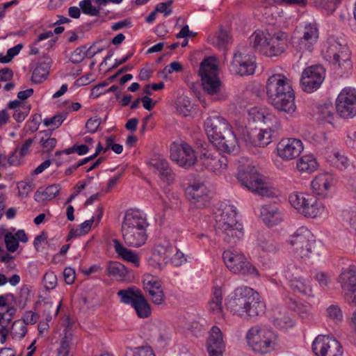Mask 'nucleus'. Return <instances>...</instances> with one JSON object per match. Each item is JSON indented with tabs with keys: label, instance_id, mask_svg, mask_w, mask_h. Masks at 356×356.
<instances>
[{
	"label": "nucleus",
	"instance_id": "f257e3e1",
	"mask_svg": "<svg viewBox=\"0 0 356 356\" xmlns=\"http://www.w3.org/2000/svg\"><path fill=\"white\" fill-rule=\"evenodd\" d=\"M266 94L278 111L292 116L296 111L295 93L290 80L283 74H274L266 81Z\"/></svg>",
	"mask_w": 356,
	"mask_h": 356
},
{
	"label": "nucleus",
	"instance_id": "f03ea898",
	"mask_svg": "<svg viewBox=\"0 0 356 356\" xmlns=\"http://www.w3.org/2000/svg\"><path fill=\"white\" fill-rule=\"evenodd\" d=\"M205 130L211 142L221 152L230 154L238 146V140L228 122L219 115L211 116L204 122Z\"/></svg>",
	"mask_w": 356,
	"mask_h": 356
},
{
	"label": "nucleus",
	"instance_id": "7ed1b4c3",
	"mask_svg": "<svg viewBox=\"0 0 356 356\" xmlns=\"http://www.w3.org/2000/svg\"><path fill=\"white\" fill-rule=\"evenodd\" d=\"M324 58L330 63L331 70L337 76L350 74L353 70L350 51L345 42L330 37L323 49Z\"/></svg>",
	"mask_w": 356,
	"mask_h": 356
},
{
	"label": "nucleus",
	"instance_id": "20e7f679",
	"mask_svg": "<svg viewBox=\"0 0 356 356\" xmlns=\"http://www.w3.org/2000/svg\"><path fill=\"white\" fill-rule=\"evenodd\" d=\"M246 343L254 352L266 355L281 348L278 334L264 325H255L246 332Z\"/></svg>",
	"mask_w": 356,
	"mask_h": 356
},
{
	"label": "nucleus",
	"instance_id": "39448f33",
	"mask_svg": "<svg viewBox=\"0 0 356 356\" xmlns=\"http://www.w3.org/2000/svg\"><path fill=\"white\" fill-rule=\"evenodd\" d=\"M236 208L232 204L221 203L215 213L216 228L224 233L228 243H235V238L243 236V225L236 220Z\"/></svg>",
	"mask_w": 356,
	"mask_h": 356
},
{
	"label": "nucleus",
	"instance_id": "423d86ee",
	"mask_svg": "<svg viewBox=\"0 0 356 356\" xmlns=\"http://www.w3.org/2000/svg\"><path fill=\"white\" fill-rule=\"evenodd\" d=\"M319 38V29L315 22H302L298 25L291 36L293 48L302 54L312 52Z\"/></svg>",
	"mask_w": 356,
	"mask_h": 356
},
{
	"label": "nucleus",
	"instance_id": "0eeeda50",
	"mask_svg": "<svg viewBox=\"0 0 356 356\" xmlns=\"http://www.w3.org/2000/svg\"><path fill=\"white\" fill-rule=\"evenodd\" d=\"M218 67L216 60L213 57L204 58L200 63L199 75L201 77L203 90L209 95H216V100H222L224 95L219 92L222 88V82L218 76Z\"/></svg>",
	"mask_w": 356,
	"mask_h": 356
},
{
	"label": "nucleus",
	"instance_id": "6e6552de",
	"mask_svg": "<svg viewBox=\"0 0 356 356\" xmlns=\"http://www.w3.org/2000/svg\"><path fill=\"white\" fill-rule=\"evenodd\" d=\"M289 201L292 207L307 218L321 217L327 211L323 202L309 194L293 192L289 195Z\"/></svg>",
	"mask_w": 356,
	"mask_h": 356
},
{
	"label": "nucleus",
	"instance_id": "1a4fd4ad",
	"mask_svg": "<svg viewBox=\"0 0 356 356\" xmlns=\"http://www.w3.org/2000/svg\"><path fill=\"white\" fill-rule=\"evenodd\" d=\"M246 188L254 194L262 197L277 196V190L268 181L266 177L259 174L254 165L246 168Z\"/></svg>",
	"mask_w": 356,
	"mask_h": 356
},
{
	"label": "nucleus",
	"instance_id": "9d476101",
	"mask_svg": "<svg viewBox=\"0 0 356 356\" xmlns=\"http://www.w3.org/2000/svg\"><path fill=\"white\" fill-rule=\"evenodd\" d=\"M207 144L197 146L199 157L197 163L216 175H221L227 167L228 160L225 156L209 150Z\"/></svg>",
	"mask_w": 356,
	"mask_h": 356
},
{
	"label": "nucleus",
	"instance_id": "9b49d317",
	"mask_svg": "<svg viewBox=\"0 0 356 356\" xmlns=\"http://www.w3.org/2000/svg\"><path fill=\"white\" fill-rule=\"evenodd\" d=\"M315 242L314 236L306 227H299L290 236L289 243L297 257H308Z\"/></svg>",
	"mask_w": 356,
	"mask_h": 356
},
{
	"label": "nucleus",
	"instance_id": "f8f14e48",
	"mask_svg": "<svg viewBox=\"0 0 356 356\" xmlns=\"http://www.w3.org/2000/svg\"><path fill=\"white\" fill-rule=\"evenodd\" d=\"M299 273L300 269L293 264L288 265L283 271L284 275L289 281V286L293 292L308 297L313 296L310 280L300 277Z\"/></svg>",
	"mask_w": 356,
	"mask_h": 356
},
{
	"label": "nucleus",
	"instance_id": "ddd939ff",
	"mask_svg": "<svg viewBox=\"0 0 356 356\" xmlns=\"http://www.w3.org/2000/svg\"><path fill=\"white\" fill-rule=\"evenodd\" d=\"M337 113L343 118H351L356 115V90L351 87L344 88L336 100Z\"/></svg>",
	"mask_w": 356,
	"mask_h": 356
},
{
	"label": "nucleus",
	"instance_id": "4468645a",
	"mask_svg": "<svg viewBox=\"0 0 356 356\" xmlns=\"http://www.w3.org/2000/svg\"><path fill=\"white\" fill-rule=\"evenodd\" d=\"M289 35L287 32L277 31L268 33L267 42L263 48V54L268 57L282 55L288 48Z\"/></svg>",
	"mask_w": 356,
	"mask_h": 356
},
{
	"label": "nucleus",
	"instance_id": "2eb2a0df",
	"mask_svg": "<svg viewBox=\"0 0 356 356\" xmlns=\"http://www.w3.org/2000/svg\"><path fill=\"white\" fill-rule=\"evenodd\" d=\"M312 350L316 356H342L343 348L334 338L318 335L312 343Z\"/></svg>",
	"mask_w": 356,
	"mask_h": 356
},
{
	"label": "nucleus",
	"instance_id": "dca6fc26",
	"mask_svg": "<svg viewBox=\"0 0 356 356\" xmlns=\"http://www.w3.org/2000/svg\"><path fill=\"white\" fill-rule=\"evenodd\" d=\"M338 282L345 294L348 302L356 307V266L350 265L343 268Z\"/></svg>",
	"mask_w": 356,
	"mask_h": 356
},
{
	"label": "nucleus",
	"instance_id": "f3484780",
	"mask_svg": "<svg viewBox=\"0 0 356 356\" xmlns=\"http://www.w3.org/2000/svg\"><path fill=\"white\" fill-rule=\"evenodd\" d=\"M170 158L179 166L188 168L193 166L197 157L195 151L188 143L172 144L170 147Z\"/></svg>",
	"mask_w": 356,
	"mask_h": 356
},
{
	"label": "nucleus",
	"instance_id": "a211bd4d",
	"mask_svg": "<svg viewBox=\"0 0 356 356\" xmlns=\"http://www.w3.org/2000/svg\"><path fill=\"white\" fill-rule=\"evenodd\" d=\"M325 70L321 65L310 66L302 73L300 83L302 90L312 92L317 90L325 79Z\"/></svg>",
	"mask_w": 356,
	"mask_h": 356
},
{
	"label": "nucleus",
	"instance_id": "6ab92c4d",
	"mask_svg": "<svg viewBox=\"0 0 356 356\" xmlns=\"http://www.w3.org/2000/svg\"><path fill=\"white\" fill-rule=\"evenodd\" d=\"M268 129H260L257 130L256 127H249L250 130L246 134V146L248 142L254 147H264L272 142V133L280 128V123L277 120V123L270 124Z\"/></svg>",
	"mask_w": 356,
	"mask_h": 356
},
{
	"label": "nucleus",
	"instance_id": "aec40b11",
	"mask_svg": "<svg viewBox=\"0 0 356 356\" xmlns=\"http://www.w3.org/2000/svg\"><path fill=\"white\" fill-rule=\"evenodd\" d=\"M304 149L302 141L289 138L281 140L277 145V155L284 161H291L298 157Z\"/></svg>",
	"mask_w": 356,
	"mask_h": 356
},
{
	"label": "nucleus",
	"instance_id": "412c9836",
	"mask_svg": "<svg viewBox=\"0 0 356 356\" xmlns=\"http://www.w3.org/2000/svg\"><path fill=\"white\" fill-rule=\"evenodd\" d=\"M187 198L197 208L205 207L210 201L209 191L202 183L190 185L186 190Z\"/></svg>",
	"mask_w": 356,
	"mask_h": 356
},
{
	"label": "nucleus",
	"instance_id": "4be33fe9",
	"mask_svg": "<svg viewBox=\"0 0 356 356\" xmlns=\"http://www.w3.org/2000/svg\"><path fill=\"white\" fill-rule=\"evenodd\" d=\"M143 289L147 293L152 302L155 305L165 302V294L161 281L152 275L146 276L143 280Z\"/></svg>",
	"mask_w": 356,
	"mask_h": 356
},
{
	"label": "nucleus",
	"instance_id": "5701e85b",
	"mask_svg": "<svg viewBox=\"0 0 356 356\" xmlns=\"http://www.w3.org/2000/svg\"><path fill=\"white\" fill-rule=\"evenodd\" d=\"M149 226L146 216L140 210L127 209L124 215L121 229H147Z\"/></svg>",
	"mask_w": 356,
	"mask_h": 356
},
{
	"label": "nucleus",
	"instance_id": "b1692460",
	"mask_svg": "<svg viewBox=\"0 0 356 356\" xmlns=\"http://www.w3.org/2000/svg\"><path fill=\"white\" fill-rule=\"evenodd\" d=\"M259 211V217L267 227L276 226L284 220L282 211L274 204L261 205Z\"/></svg>",
	"mask_w": 356,
	"mask_h": 356
},
{
	"label": "nucleus",
	"instance_id": "393cba45",
	"mask_svg": "<svg viewBox=\"0 0 356 356\" xmlns=\"http://www.w3.org/2000/svg\"><path fill=\"white\" fill-rule=\"evenodd\" d=\"M124 243L131 248H140L145 244L148 235L147 229H121Z\"/></svg>",
	"mask_w": 356,
	"mask_h": 356
},
{
	"label": "nucleus",
	"instance_id": "a878e982",
	"mask_svg": "<svg viewBox=\"0 0 356 356\" xmlns=\"http://www.w3.org/2000/svg\"><path fill=\"white\" fill-rule=\"evenodd\" d=\"M225 343L222 333L217 326H213L207 340V351L209 356H222Z\"/></svg>",
	"mask_w": 356,
	"mask_h": 356
},
{
	"label": "nucleus",
	"instance_id": "bb28decb",
	"mask_svg": "<svg viewBox=\"0 0 356 356\" xmlns=\"http://www.w3.org/2000/svg\"><path fill=\"white\" fill-rule=\"evenodd\" d=\"M250 239L265 252L275 253L280 249L279 245L269 232H258Z\"/></svg>",
	"mask_w": 356,
	"mask_h": 356
},
{
	"label": "nucleus",
	"instance_id": "cd10ccee",
	"mask_svg": "<svg viewBox=\"0 0 356 356\" xmlns=\"http://www.w3.org/2000/svg\"><path fill=\"white\" fill-rule=\"evenodd\" d=\"M277 118L266 112L264 108L254 106L248 111V128L251 127L252 123H261L264 122L266 124L270 125L273 122L277 123Z\"/></svg>",
	"mask_w": 356,
	"mask_h": 356
},
{
	"label": "nucleus",
	"instance_id": "c85d7f7f",
	"mask_svg": "<svg viewBox=\"0 0 356 356\" xmlns=\"http://www.w3.org/2000/svg\"><path fill=\"white\" fill-rule=\"evenodd\" d=\"M227 309L234 315L242 316L245 313V288L235 289L231 298L227 302Z\"/></svg>",
	"mask_w": 356,
	"mask_h": 356
},
{
	"label": "nucleus",
	"instance_id": "c756f323",
	"mask_svg": "<svg viewBox=\"0 0 356 356\" xmlns=\"http://www.w3.org/2000/svg\"><path fill=\"white\" fill-rule=\"evenodd\" d=\"M222 258L226 266L234 273H241L245 268V256L237 252L225 251Z\"/></svg>",
	"mask_w": 356,
	"mask_h": 356
},
{
	"label": "nucleus",
	"instance_id": "7c9ffc66",
	"mask_svg": "<svg viewBox=\"0 0 356 356\" xmlns=\"http://www.w3.org/2000/svg\"><path fill=\"white\" fill-rule=\"evenodd\" d=\"M334 178L330 173H321L315 177L312 181L314 192L318 195L325 196L333 185Z\"/></svg>",
	"mask_w": 356,
	"mask_h": 356
},
{
	"label": "nucleus",
	"instance_id": "2f4dec72",
	"mask_svg": "<svg viewBox=\"0 0 356 356\" xmlns=\"http://www.w3.org/2000/svg\"><path fill=\"white\" fill-rule=\"evenodd\" d=\"M151 167L159 171L161 179L167 182L174 179L175 175L169 167L166 159L161 156H155L149 161Z\"/></svg>",
	"mask_w": 356,
	"mask_h": 356
},
{
	"label": "nucleus",
	"instance_id": "473e14b6",
	"mask_svg": "<svg viewBox=\"0 0 356 356\" xmlns=\"http://www.w3.org/2000/svg\"><path fill=\"white\" fill-rule=\"evenodd\" d=\"M117 295L122 303L133 307L140 298L143 296V293L136 286H131L127 289L118 291Z\"/></svg>",
	"mask_w": 356,
	"mask_h": 356
},
{
	"label": "nucleus",
	"instance_id": "72a5a7b5",
	"mask_svg": "<svg viewBox=\"0 0 356 356\" xmlns=\"http://www.w3.org/2000/svg\"><path fill=\"white\" fill-rule=\"evenodd\" d=\"M245 47H238L234 51L229 71L234 74L243 76L245 74V58L243 56Z\"/></svg>",
	"mask_w": 356,
	"mask_h": 356
},
{
	"label": "nucleus",
	"instance_id": "f704fd0d",
	"mask_svg": "<svg viewBox=\"0 0 356 356\" xmlns=\"http://www.w3.org/2000/svg\"><path fill=\"white\" fill-rule=\"evenodd\" d=\"M113 241V248L118 256H120L123 260L131 262L136 266H139L140 262L138 254L125 248L119 240L114 239Z\"/></svg>",
	"mask_w": 356,
	"mask_h": 356
},
{
	"label": "nucleus",
	"instance_id": "c9c22d12",
	"mask_svg": "<svg viewBox=\"0 0 356 356\" xmlns=\"http://www.w3.org/2000/svg\"><path fill=\"white\" fill-rule=\"evenodd\" d=\"M60 191L59 184H52L47 188H39L34 194V200L38 202L51 200L56 197Z\"/></svg>",
	"mask_w": 356,
	"mask_h": 356
},
{
	"label": "nucleus",
	"instance_id": "e433bc0d",
	"mask_svg": "<svg viewBox=\"0 0 356 356\" xmlns=\"http://www.w3.org/2000/svg\"><path fill=\"white\" fill-rule=\"evenodd\" d=\"M318 163L312 154H306L297 160L296 168L300 172L312 173L317 170Z\"/></svg>",
	"mask_w": 356,
	"mask_h": 356
},
{
	"label": "nucleus",
	"instance_id": "4c0bfd02",
	"mask_svg": "<svg viewBox=\"0 0 356 356\" xmlns=\"http://www.w3.org/2000/svg\"><path fill=\"white\" fill-rule=\"evenodd\" d=\"M106 273L118 280H123L127 275V269L120 262L109 261L106 267Z\"/></svg>",
	"mask_w": 356,
	"mask_h": 356
},
{
	"label": "nucleus",
	"instance_id": "58836bf2",
	"mask_svg": "<svg viewBox=\"0 0 356 356\" xmlns=\"http://www.w3.org/2000/svg\"><path fill=\"white\" fill-rule=\"evenodd\" d=\"M212 294V299L209 302V309L211 312L221 316L222 313V293L221 288L215 286L213 289Z\"/></svg>",
	"mask_w": 356,
	"mask_h": 356
},
{
	"label": "nucleus",
	"instance_id": "ea45409f",
	"mask_svg": "<svg viewBox=\"0 0 356 356\" xmlns=\"http://www.w3.org/2000/svg\"><path fill=\"white\" fill-rule=\"evenodd\" d=\"M268 34L266 35L263 31L257 30L249 37L250 47L259 51L263 54V48L267 42Z\"/></svg>",
	"mask_w": 356,
	"mask_h": 356
},
{
	"label": "nucleus",
	"instance_id": "a19ab883",
	"mask_svg": "<svg viewBox=\"0 0 356 356\" xmlns=\"http://www.w3.org/2000/svg\"><path fill=\"white\" fill-rule=\"evenodd\" d=\"M327 159L332 166L341 170L346 169L350 165L348 157L338 151H334L329 154Z\"/></svg>",
	"mask_w": 356,
	"mask_h": 356
},
{
	"label": "nucleus",
	"instance_id": "79ce46f5",
	"mask_svg": "<svg viewBox=\"0 0 356 356\" xmlns=\"http://www.w3.org/2000/svg\"><path fill=\"white\" fill-rule=\"evenodd\" d=\"M132 307L134 309L137 316L140 318H147L151 316V306L144 295L140 298Z\"/></svg>",
	"mask_w": 356,
	"mask_h": 356
},
{
	"label": "nucleus",
	"instance_id": "37998d69",
	"mask_svg": "<svg viewBox=\"0 0 356 356\" xmlns=\"http://www.w3.org/2000/svg\"><path fill=\"white\" fill-rule=\"evenodd\" d=\"M49 65L45 62L38 63L33 71L31 80L35 83H40L44 81L48 74Z\"/></svg>",
	"mask_w": 356,
	"mask_h": 356
},
{
	"label": "nucleus",
	"instance_id": "c03bdc74",
	"mask_svg": "<svg viewBox=\"0 0 356 356\" xmlns=\"http://www.w3.org/2000/svg\"><path fill=\"white\" fill-rule=\"evenodd\" d=\"M265 308V303L261 299L253 302H246V315L250 318H256L264 313Z\"/></svg>",
	"mask_w": 356,
	"mask_h": 356
},
{
	"label": "nucleus",
	"instance_id": "a18cd8bd",
	"mask_svg": "<svg viewBox=\"0 0 356 356\" xmlns=\"http://www.w3.org/2000/svg\"><path fill=\"white\" fill-rule=\"evenodd\" d=\"M79 5L84 14L92 17L101 16L100 11L102 10V6H93L91 0H82Z\"/></svg>",
	"mask_w": 356,
	"mask_h": 356
},
{
	"label": "nucleus",
	"instance_id": "49530a36",
	"mask_svg": "<svg viewBox=\"0 0 356 356\" xmlns=\"http://www.w3.org/2000/svg\"><path fill=\"white\" fill-rule=\"evenodd\" d=\"M125 356H155L150 346H140L134 348H127Z\"/></svg>",
	"mask_w": 356,
	"mask_h": 356
},
{
	"label": "nucleus",
	"instance_id": "de8ad7c7",
	"mask_svg": "<svg viewBox=\"0 0 356 356\" xmlns=\"http://www.w3.org/2000/svg\"><path fill=\"white\" fill-rule=\"evenodd\" d=\"M289 307L296 312L302 318L307 317L310 312V306L309 305L302 304L292 299H290Z\"/></svg>",
	"mask_w": 356,
	"mask_h": 356
},
{
	"label": "nucleus",
	"instance_id": "09e8293b",
	"mask_svg": "<svg viewBox=\"0 0 356 356\" xmlns=\"http://www.w3.org/2000/svg\"><path fill=\"white\" fill-rule=\"evenodd\" d=\"M10 333L13 338L22 339L27 333L26 325L19 320L15 321L12 325Z\"/></svg>",
	"mask_w": 356,
	"mask_h": 356
},
{
	"label": "nucleus",
	"instance_id": "8fccbe9b",
	"mask_svg": "<svg viewBox=\"0 0 356 356\" xmlns=\"http://www.w3.org/2000/svg\"><path fill=\"white\" fill-rule=\"evenodd\" d=\"M230 42L231 38L229 33L220 26L218 32L216 33L217 47L218 49H225Z\"/></svg>",
	"mask_w": 356,
	"mask_h": 356
},
{
	"label": "nucleus",
	"instance_id": "3c124183",
	"mask_svg": "<svg viewBox=\"0 0 356 356\" xmlns=\"http://www.w3.org/2000/svg\"><path fill=\"white\" fill-rule=\"evenodd\" d=\"M67 116V112H61L59 113L54 116L49 118H45L44 120V124L46 127H53L54 128H58L63 122L66 119Z\"/></svg>",
	"mask_w": 356,
	"mask_h": 356
},
{
	"label": "nucleus",
	"instance_id": "603ef678",
	"mask_svg": "<svg viewBox=\"0 0 356 356\" xmlns=\"http://www.w3.org/2000/svg\"><path fill=\"white\" fill-rule=\"evenodd\" d=\"M327 317L333 323L338 324L343 320V313L337 305H330L327 309Z\"/></svg>",
	"mask_w": 356,
	"mask_h": 356
},
{
	"label": "nucleus",
	"instance_id": "864d4df0",
	"mask_svg": "<svg viewBox=\"0 0 356 356\" xmlns=\"http://www.w3.org/2000/svg\"><path fill=\"white\" fill-rule=\"evenodd\" d=\"M89 151V148L86 145H74L72 147L65 149L62 151H57L55 154L59 156L61 154H70L72 153H77L79 155L82 156L87 154Z\"/></svg>",
	"mask_w": 356,
	"mask_h": 356
},
{
	"label": "nucleus",
	"instance_id": "5fc2aeb1",
	"mask_svg": "<svg viewBox=\"0 0 356 356\" xmlns=\"http://www.w3.org/2000/svg\"><path fill=\"white\" fill-rule=\"evenodd\" d=\"M343 220L348 223L350 229L356 234V208L343 211Z\"/></svg>",
	"mask_w": 356,
	"mask_h": 356
},
{
	"label": "nucleus",
	"instance_id": "6e6d98bb",
	"mask_svg": "<svg viewBox=\"0 0 356 356\" xmlns=\"http://www.w3.org/2000/svg\"><path fill=\"white\" fill-rule=\"evenodd\" d=\"M42 282L46 289L51 290L57 286V277L53 271H49L44 274Z\"/></svg>",
	"mask_w": 356,
	"mask_h": 356
},
{
	"label": "nucleus",
	"instance_id": "4d7b16f0",
	"mask_svg": "<svg viewBox=\"0 0 356 356\" xmlns=\"http://www.w3.org/2000/svg\"><path fill=\"white\" fill-rule=\"evenodd\" d=\"M4 241L8 251L14 252L17 250L19 247L18 240L12 233L8 232L5 234Z\"/></svg>",
	"mask_w": 356,
	"mask_h": 356
},
{
	"label": "nucleus",
	"instance_id": "13d9d810",
	"mask_svg": "<svg viewBox=\"0 0 356 356\" xmlns=\"http://www.w3.org/2000/svg\"><path fill=\"white\" fill-rule=\"evenodd\" d=\"M71 339L65 335L61 339L59 348L57 350V356H68L70 350Z\"/></svg>",
	"mask_w": 356,
	"mask_h": 356
},
{
	"label": "nucleus",
	"instance_id": "bf43d9fd",
	"mask_svg": "<svg viewBox=\"0 0 356 356\" xmlns=\"http://www.w3.org/2000/svg\"><path fill=\"white\" fill-rule=\"evenodd\" d=\"M86 45L77 47L70 56V60L74 64L80 63L86 57L85 56Z\"/></svg>",
	"mask_w": 356,
	"mask_h": 356
},
{
	"label": "nucleus",
	"instance_id": "052dcab7",
	"mask_svg": "<svg viewBox=\"0 0 356 356\" xmlns=\"http://www.w3.org/2000/svg\"><path fill=\"white\" fill-rule=\"evenodd\" d=\"M41 121V115L35 114L31 117L26 124V129L27 132L33 133L38 129Z\"/></svg>",
	"mask_w": 356,
	"mask_h": 356
},
{
	"label": "nucleus",
	"instance_id": "680f3d73",
	"mask_svg": "<svg viewBox=\"0 0 356 356\" xmlns=\"http://www.w3.org/2000/svg\"><path fill=\"white\" fill-rule=\"evenodd\" d=\"M177 110L184 116H187L191 111V102L186 97L180 98L177 104Z\"/></svg>",
	"mask_w": 356,
	"mask_h": 356
},
{
	"label": "nucleus",
	"instance_id": "e2e57ef3",
	"mask_svg": "<svg viewBox=\"0 0 356 356\" xmlns=\"http://www.w3.org/2000/svg\"><path fill=\"white\" fill-rule=\"evenodd\" d=\"M173 3V0H168L165 2H161L159 3L156 8V12L163 13L165 17H168L172 13L171 8H168Z\"/></svg>",
	"mask_w": 356,
	"mask_h": 356
},
{
	"label": "nucleus",
	"instance_id": "0e129e2a",
	"mask_svg": "<svg viewBox=\"0 0 356 356\" xmlns=\"http://www.w3.org/2000/svg\"><path fill=\"white\" fill-rule=\"evenodd\" d=\"M34 184L33 182L21 181L17 184L19 194L22 197H27L29 193L33 189Z\"/></svg>",
	"mask_w": 356,
	"mask_h": 356
},
{
	"label": "nucleus",
	"instance_id": "69168bd1",
	"mask_svg": "<svg viewBox=\"0 0 356 356\" xmlns=\"http://www.w3.org/2000/svg\"><path fill=\"white\" fill-rule=\"evenodd\" d=\"M106 147L104 149V152L107 151L109 148H111L115 154H120L122 153L123 150L122 145L117 143H114V138L113 136L108 137L106 140Z\"/></svg>",
	"mask_w": 356,
	"mask_h": 356
},
{
	"label": "nucleus",
	"instance_id": "338daca9",
	"mask_svg": "<svg viewBox=\"0 0 356 356\" xmlns=\"http://www.w3.org/2000/svg\"><path fill=\"white\" fill-rule=\"evenodd\" d=\"M246 75L254 74L257 67V63L256 61V57L254 56H248L246 58Z\"/></svg>",
	"mask_w": 356,
	"mask_h": 356
},
{
	"label": "nucleus",
	"instance_id": "774afa93",
	"mask_svg": "<svg viewBox=\"0 0 356 356\" xmlns=\"http://www.w3.org/2000/svg\"><path fill=\"white\" fill-rule=\"evenodd\" d=\"M100 125V119L97 118H91L88 120L86 123V129L89 133L94 134L95 133L98 127Z\"/></svg>",
	"mask_w": 356,
	"mask_h": 356
}]
</instances>
